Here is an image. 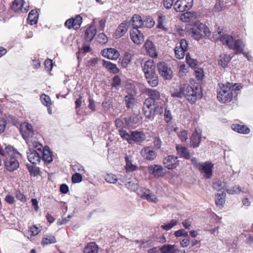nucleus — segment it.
I'll return each mask as SVG.
<instances>
[{
    "label": "nucleus",
    "instance_id": "obj_19",
    "mask_svg": "<svg viewBox=\"0 0 253 253\" xmlns=\"http://www.w3.org/2000/svg\"><path fill=\"white\" fill-rule=\"evenodd\" d=\"M11 8L14 11H21L22 12H27L28 11V6L23 0H14Z\"/></svg>",
    "mask_w": 253,
    "mask_h": 253
},
{
    "label": "nucleus",
    "instance_id": "obj_18",
    "mask_svg": "<svg viewBox=\"0 0 253 253\" xmlns=\"http://www.w3.org/2000/svg\"><path fill=\"white\" fill-rule=\"evenodd\" d=\"M148 172L156 177H161L164 175V169L161 165H154L150 166L148 169Z\"/></svg>",
    "mask_w": 253,
    "mask_h": 253
},
{
    "label": "nucleus",
    "instance_id": "obj_59",
    "mask_svg": "<svg viewBox=\"0 0 253 253\" xmlns=\"http://www.w3.org/2000/svg\"><path fill=\"white\" fill-rule=\"evenodd\" d=\"M195 76L198 80L201 81L204 77V71L202 68H198L195 71Z\"/></svg>",
    "mask_w": 253,
    "mask_h": 253
},
{
    "label": "nucleus",
    "instance_id": "obj_6",
    "mask_svg": "<svg viewBox=\"0 0 253 253\" xmlns=\"http://www.w3.org/2000/svg\"><path fill=\"white\" fill-rule=\"evenodd\" d=\"M145 93L149 96L146 100L151 99L154 103L162 106L165 104V100L161 98L160 93L157 90L148 88L146 89Z\"/></svg>",
    "mask_w": 253,
    "mask_h": 253
},
{
    "label": "nucleus",
    "instance_id": "obj_24",
    "mask_svg": "<svg viewBox=\"0 0 253 253\" xmlns=\"http://www.w3.org/2000/svg\"><path fill=\"white\" fill-rule=\"evenodd\" d=\"M144 106L146 107V109L154 110L155 113L161 114L163 112V107L155 104L151 99H146L144 103Z\"/></svg>",
    "mask_w": 253,
    "mask_h": 253
},
{
    "label": "nucleus",
    "instance_id": "obj_28",
    "mask_svg": "<svg viewBox=\"0 0 253 253\" xmlns=\"http://www.w3.org/2000/svg\"><path fill=\"white\" fill-rule=\"evenodd\" d=\"M171 95L173 97L182 98L185 94V84L176 86L170 91Z\"/></svg>",
    "mask_w": 253,
    "mask_h": 253
},
{
    "label": "nucleus",
    "instance_id": "obj_4",
    "mask_svg": "<svg viewBox=\"0 0 253 253\" xmlns=\"http://www.w3.org/2000/svg\"><path fill=\"white\" fill-rule=\"evenodd\" d=\"M184 96L191 103H194L198 98L202 97V92L200 88L192 87L188 84H185Z\"/></svg>",
    "mask_w": 253,
    "mask_h": 253
},
{
    "label": "nucleus",
    "instance_id": "obj_5",
    "mask_svg": "<svg viewBox=\"0 0 253 253\" xmlns=\"http://www.w3.org/2000/svg\"><path fill=\"white\" fill-rule=\"evenodd\" d=\"M226 43L229 48L236 51V53H242L245 47V44L241 40H234L233 37L227 36L225 37Z\"/></svg>",
    "mask_w": 253,
    "mask_h": 253
},
{
    "label": "nucleus",
    "instance_id": "obj_43",
    "mask_svg": "<svg viewBox=\"0 0 253 253\" xmlns=\"http://www.w3.org/2000/svg\"><path fill=\"white\" fill-rule=\"evenodd\" d=\"M126 185L128 189L133 191L137 190L138 192L140 190L138 189L139 187L138 181L136 178H133L130 181L128 182Z\"/></svg>",
    "mask_w": 253,
    "mask_h": 253
},
{
    "label": "nucleus",
    "instance_id": "obj_15",
    "mask_svg": "<svg viewBox=\"0 0 253 253\" xmlns=\"http://www.w3.org/2000/svg\"><path fill=\"white\" fill-rule=\"evenodd\" d=\"M102 54L104 57L111 60H116L120 56L119 52L113 48L104 49L102 51Z\"/></svg>",
    "mask_w": 253,
    "mask_h": 253
},
{
    "label": "nucleus",
    "instance_id": "obj_31",
    "mask_svg": "<svg viewBox=\"0 0 253 253\" xmlns=\"http://www.w3.org/2000/svg\"><path fill=\"white\" fill-rule=\"evenodd\" d=\"M128 22L130 25H132L133 29H138L141 28L143 24L141 16L138 15H133L131 21Z\"/></svg>",
    "mask_w": 253,
    "mask_h": 253
},
{
    "label": "nucleus",
    "instance_id": "obj_27",
    "mask_svg": "<svg viewBox=\"0 0 253 253\" xmlns=\"http://www.w3.org/2000/svg\"><path fill=\"white\" fill-rule=\"evenodd\" d=\"M144 46L147 53L152 57H156L158 55L156 47L150 40H147L145 43Z\"/></svg>",
    "mask_w": 253,
    "mask_h": 253
},
{
    "label": "nucleus",
    "instance_id": "obj_39",
    "mask_svg": "<svg viewBox=\"0 0 253 253\" xmlns=\"http://www.w3.org/2000/svg\"><path fill=\"white\" fill-rule=\"evenodd\" d=\"M176 148L177 153L181 157H184L186 159L190 158V155L187 148L181 145H177Z\"/></svg>",
    "mask_w": 253,
    "mask_h": 253
},
{
    "label": "nucleus",
    "instance_id": "obj_21",
    "mask_svg": "<svg viewBox=\"0 0 253 253\" xmlns=\"http://www.w3.org/2000/svg\"><path fill=\"white\" fill-rule=\"evenodd\" d=\"M42 153L34 150H29L27 152L28 160L33 164H37L39 163L41 159Z\"/></svg>",
    "mask_w": 253,
    "mask_h": 253
},
{
    "label": "nucleus",
    "instance_id": "obj_41",
    "mask_svg": "<svg viewBox=\"0 0 253 253\" xmlns=\"http://www.w3.org/2000/svg\"><path fill=\"white\" fill-rule=\"evenodd\" d=\"M103 65L108 71L113 73H117L119 70L115 64L111 63L109 61H103Z\"/></svg>",
    "mask_w": 253,
    "mask_h": 253
},
{
    "label": "nucleus",
    "instance_id": "obj_26",
    "mask_svg": "<svg viewBox=\"0 0 253 253\" xmlns=\"http://www.w3.org/2000/svg\"><path fill=\"white\" fill-rule=\"evenodd\" d=\"M129 25V23L127 21L121 23L115 32V38H119L123 36L127 32Z\"/></svg>",
    "mask_w": 253,
    "mask_h": 253
},
{
    "label": "nucleus",
    "instance_id": "obj_60",
    "mask_svg": "<svg viewBox=\"0 0 253 253\" xmlns=\"http://www.w3.org/2000/svg\"><path fill=\"white\" fill-rule=\"evenodd\" d=\"M83 177L81 174L76 172L72 176V182L74 183H79L82 181Z\"/></svg>",
    "mask_w": 253,
    "mask_h": 253
},
{
    "label": "nucleus",
    "instance_id": "obj_52",
    "mask_svg": "<svg viewBox=\"0 0 253 253\" xmlns=\"http://www.w3.org/2000/svg\"><path fill=\"white\" fill-rule=\"evenodd\" d=\"M174 245H164L160 249L162 253H172Z\"/></svg>",
    "mask_w": 253,
    "mask_h": 253
},
{
    "label": "nucleus",
    "instance_id": "obj_34",
    "mask_svg": "<svg viewBox=\"0 0 253 253\" xmlns=\"http://www.w3.org/2000/svg\"><path fill=\"white\" fill-rule=\"evenodd\" d=\"M141 119L140 115L133 114L129 119L125 118V121L127 125L130 126H134L135 125L139 123Z\"/></svg>",
    "mask_w": 253,
    "mask_h": 253
},
{
    "label": "nucleus",
    "instance_id": "obj_62",
    "mask_svg": "<svg viewBox=\"0 0 253 253\" xmlns=\"http://www.w3.org/2000/svg\"><path fill=\"white\" fill-rule=\"evenodd\" d=\"M174 235L176 237H187L188 236V232H186L184 229H179L174 232Z\"/></svg>",
    "mask_w": 253,
    "mask_h": 253
},
{
    "label": "nucleus",
    "instance_id": "obj_8",
    "mask_svg": "<svg viewBox=\"0 0 253 253\" xmlns=\"http://www.w3.org/2000/svg\"><path fill=\"white\" fill-rule=\"evenodd\" d=\"M193 5V0H177L174 5L177 12H183L191 9Z\"/></svg>",
    "mask_w": 253,
    "mask_h": 253
},
{
    "label": "nucleus",
    "instance_id": "obj_3",
    "mask_svg": "<svg viewBox=\"0 0 253 253\" xmlns=\"http://www.w3.org/2000/svg\"><path fill=\"white\" fill-rule=\"evenodd\" d=\"M219 88H217V98L219 101L222 103L229 102L233 97L230 83L224 84H218Z\"/></svg>",
    "mask_w": 253,
    "mask_h": 253
},
{
    "label": "nucleus",
    "instance_id": "obj_44",
    "mask_svg": "<svg viewBox=\"0 0 253 253\" xmlns=\"http://www.w3.org/2000/svg\"><path fill=\"white\" fill-rule=\"evenodd\" d=\"M231 58L230 56L227 54L221 55L219 56L218 64L222 67L225 68L227 66L228 63L230 62Z\"/></svg>",
    "mask_w": 253,
    "mask_h": 253
},
{
    "label": "nucleus",
    "instance_id": "obj_7",
    "mask_svg": "<svg viewBox=\"0 0 253 253\" xmlns=\"http://www.w3.org/2000/svg\"><path fill=\"white\" fill-rule=\"evenodd\" d=\"M158 69L161 76L165 80H170L172 78V71L171 68L164 62L158 64Z\"/></svg>",
    "mask_w": 253,
    "mask_h": 253
},
{
    "label": "nucleus",
    "instance_id": "obj_20",
    "mask_svg": "<svg viewBox=\"0 0 253 253\" xmlns=\"http://www.w3.org/2000/svg\"><path fill=\"white\" fill-rule=\"evenodd\" d=\"M186 29L188 33L194 39L198 41L202 39L203 34L198 32L195 23L193 25H188L186 27Z\"/></svg>",
    "mask_w": 253,
    "mask_h": 253
},
{
    "label": "nucleus",
    "instance_id": "obj_38",
    "mask_svg": "<svg viewBox=\"0 0 253 253\" xmlns=\"http://www.w3.org/2000/svg\"><path fill=\"white\" fill-rule=\"evenodd\" d=\"M98 247L94 242L88 243L84 249V253H98Z\"/></svg>",
    "mask_w": 253,
    "mask_h": 253
},
{
    "label": "nucleus",
    "instance_id": "obj_57",
    "mask_svg": "<svg viewBox=\"0 0 253 253\" xmlns=\"http://www.w3.org/2000/svg\"><path fill=\"white\" fill-rule=\"evenodd\" d=\"M105 180L108 183L114 184L117 181V178L113 174H108L105 176Z\"/></svg>",
    "mask_w": 253,
    "mask_h": 253
},
{
    "label": "nucleus",
    "instance_id": "obj_12",
    "mask_svg": "<svg viewBox=\"0 0 253 253\" xmlns=\"http://www.w3.org/2000/svg\"><path fill=\"white\" fill-rule=\"evenodd\" d=\"M137 194L141 198L146 199L148 202L157 203L158 199L156 195L149 189L141 188L137 192Z\"/></svg>",
    "mask_w": 253,
    "mask_h": 253
},
{
    "label": "nucleus",
    "instance_id": "obj_35",
    "mask_svg": "<svg viewBox=\"0 0 253 253\" xmlns=\"http://www.w3.org/2000/svg\"><path fill=\"white\" fill-rule=\"evenodd\" d=\"M231 127L233 130L240 133L248 134L250 131V128L244 125L233 124Z\"/></svg>",
    "mask_w": 253,
    "mask_h": 253
},
{
    "label": "nucleus",
    "instance_id": "obj_11",
    "mask_svg": "<svg viewBox=\"0 0 253 253\" xmlns=\"http://www.w3.org/2000/svg\"><path fill=\"white\" fill-rule=\"evenodd\" d=\"M141 156L148 161H153L157 157V152L152 147L147 146L143 148L140 151Z\"/></svg>",
    "mask_w": 253,
    "mask_h": 253
},
{
    "label": "nucleus",
    "instance_id": "obj_2",
    "mask_svg": "<svg viewBox=\"0 0 253 253\" xmlns=\"http://www.w3.org/2000/svg\"><path fill=\"white\" fill-rule=\"evenodd\" d=\"M119 134L123 139L126 140L130 144L133 142H142L146 138L145 134L141 131L135 130L127 132L126 130L121 129L119 130Z\"/></svg>",
    "mask_w": 253,
    "mask_h": 253
},
{
    "label": "nucleus",
    "instance_id": "obj_63",
    "mask_svg": "<svg viewBox=\"0 0 253 253\" xmlns=\"http://www.w3.org/2000/svg\"><path fill=\"white\" fill-rule=\"evenodd\" d=\"M41 230L36 226L33 225L30 228V232L31 233V237L36 236L39 234Z\"/></svg>",
    "mask_w": 253,
    "mask_h": 253
},
{
    "label": "nucleus",
    "instance_id": "obj_37",
    "mask_svg": "<svg viewBox=\"0 0 253 253\" xmlns=\"http://www.w3.org/2000/svg\"><path fill=\"white\" fill-rule=\"evenodd\" d=\"M126 165L125 167L127 171L132 172L136 169V166L132 164V158L131 156H126L125 157Z\"/></svg>",
    "mask_w": 253,
    "mask_h": 253
},
{
    "label": "nucleus",
    "instance_id": "obj_23",
    "mask_svg": "<svg viewBox=\"0 0 253 253\" xmlns=\"http://www.w3.org/2000/svg\"><path fill=\"white\" fill-rule=\"evenodd\" d=\"M158 19L157 20V28L164 31H167L168 30L166 26L167 20L166 16L161 12H158L157 14Z\"/></svg>",
    "mask_w": 253,
    "mask_h": 253
},
{
    "label": "nucleus",
    "instance_id": "obj_48",
    "mask_svg": "<svg viewBox=\"0 0 253 253\" xmlns=\"http://www.w3.org/2000/svg\"><path fill=\"white\" fill-rule=\"evenodd\" d=\"M226 183L220 180H217L213 183L212 188L217 191L223 189L226 186Z\"/></svg>",
    "mask_w": 253,
    "mask_h": 253
},
{
    "label": "nucleus",
    "instance_id": "obj_25",
    "mask_svg": "<svg viewBox=\"0 0 253 253\" xmlns=\"http://www.w3.org/2000/svg\"><path fill=\"white\" fill-rule=\"evenodd\" d=\"M227 36H230V35L225 34L223 32V29L220 27H218L217 31L213 32L212 34V38L214 40H220L223 44H226V43L225 37Z\"/></svg>",
    "mask_w": 253,
    "mask_h": 253
},
{
    "label": "nucleus",
    "instance_id": "obj_53",
    "mask_svg": "<svg viewBox=\"0 0 253 253\" xmlns=\"http://www.w3.org/2000/svg\"><path fill=\"white\" fill-rule=\"evenodd\" d=\"M73 21L74 29L77 30L79 29L82 23V17L80 15H78L75 18H73Z\"/></svg>",
    "mask_w": 253,
    "mask_h": 253
},
{
    "label": "nucleus",
    "instance_id": "obj_10",
    "mask_svg": "<svg viewBox=\"0 0 253 253\" xmlns=\"http://www.w3.org/2000/svg\"><path fill=\"white\" fill-rule=\"evenodd\" d=\"M188 42L185 39H182L180 42L179 46H177L174 49L175 56L179 59H182L185 55V52L187 50Z\"/></svg>",
    "mask_w": 253,
    "mask_h": 253
},
{
    "label": "nucleus",
    "instance_id": "obj_33",
    "mask_svg": "<svg viewBox=\"0 0 253 253\" xmlns=\"http://www.w3.org/2000/svg\"><path fill=\"white\" fill-rule=\"evenodd\" d=\"M145 76L148 83L152 87H155L158 84L159 80L156 73L146 75Z\"/></svg>",
    "mask_w": 253,
    "mask_h": 253
},
{
    "label": "nucleus",
    "instance_id": "obj_49",
    "mask_svg": "<svg viewBox=\"0 0 253 253\" xmlns=\"http://www.w3.org/2000/svg\"><path fill=\"white\" fill-rule=\"evenodd\" d=\"M177 221L175 219H172L168 223L163 224L161 226V227L163 229L168 231L171 229L173 227L176 225Z\"/></svg>",
    "mask_w": 253,
    "mask_h": 253
},
{
    "label": "nucleus",
    "instance_id": "obj_45",
    "mask_svg": "<svg viewBox=\"0 0 253 253\" xmlns=\"http://www.w3.org/2000/svg\"><path fill=\"white\" fill-rule=\"evenodd\" d=\"M226 193L222 192L221 193H218L215 198V204L217 206L222 207L225 202V198Z\"/></svg>",
    "mask_w": 253,
    "mask_h": 253
},
{
    "label": "nucleus",
    "instance_id": "obj_30",
    "mask_svg": "<svg viewBox=\"0 0 253 253\" xmlns=\"http://www.w3.org/2000/svg\"><path fill=\"white\" fill-rule=\"evenodd\" d=\"M194 23L197 29L198 30V32H199L200 34H202L203 33L206 37H209L211 35L210 29L205 24L198 21H196Z\"/></svg>",
    "mask_w": 253,
    "mask_h": 253
},
{
    "label": "nucleus",
    "instance_id": "obj_32",
    "mask_svg": "<svg viewBox=\"0 0 253 253\" xmlns=\"http://www.w3.org/2000/svg\"><path fill=\"white\" fill-rule=\"evenodd\" d=\"M96 34V27L94 25H91L87 28L85 32V39L87 42H90L93 40Z\"/></svg>",
    "mask_w": 253,
    "mask_h": 253
},
{
    "label": "nucleus",
    "instance_id": "obj_14",
    "mask_svg": "<svg viewBox=\"0 0 253 253\" xmlns=\"http://www.w3.org/2000/svg\"><path fill=\"white\" fill-rule=\"evenodd\" d=\"M130 37L132 42L137 44H140L144 41L143 34L137 29H133L130 30Z\"/></svg>",
    "mask_w": 253,
    "mask_h": 253
},
{
    "label": "nucleus",
    "instance_id": "obj_22",
    "mask_svg": "<svg viewBox=\"0 0 253 253\" xmlns=\"http://www.w3.org/2000/svg\"><path fill=\"white\" fill-rule=\"evenodd\" d=\"M181 21L184 22H194L198 18V15L194 12H187L182 14L180 17Z\"/></svg>",
    "mask_w": 253,
    "mask_h": 253
},
{
    "label": "nucleus",
    "instance_id": "obj_54",
    "mask_svg": "<svg viewBox=\"0 0 253 253\" xmlns=\"http://www.w3.org/2000/svg\"><path fill=\"white\" fill-rule=\"evenodd\" d=\"M41 100L42 104L46 107H49L51 105V100L49 96L45 94H42L41 96Z\"/></svg>",
    "mask_w": 253,
    "mask_h": 253
},
{
    "label": "nucleus",
    "instance_id": "obj_42",
    "mask_svg": "<svg viewBox=\"0 0 253 253\" xmlns=\"http://www.w3.org/2000/svg\"><path fill=\"white\" fill-rule=\"evenodd\" d=\"M125 102L127 108H131L135 103V98L132 92L125 96Z\"/></svg>",
    "mask_w": 253,
    "mask_h": 253
},
{
    "label": "nucleus",
    "instance_id": "obj_51",
    "mask_svg": "<svg viewBox=\"0 0 253 253\" xmlns=\"http://www.w3.org/2000/svg\"><path fill=\"white\" fill-rule=\"evenodd\" d=\"M224 10V4L220 0L216 1L213 9V13H218Z\"/></svg>",
    "mask_w": 253,
    "mask_h": 253
},
{
    "label": "nucleus",
    "instance_id": "obj_47",
    "mask_svg": "<svg viewBox=\"0 0 253 253\" xmlns=\"http://www.w3.org/2000/svg\"><path fill=\"white\" fill-rule=\"evenodd\" d=\"M132 60V55L130 53H126L125 54L122 61V65L124 68H126L130 64Z\"/></svg>",
    "mask_w": 253,
    "mask_h": 253
},
{
    "label": "nucleus",
    "instance_id": "obj_55",
    "mask_svg": "<svg viewBox=\"0 0 253 253\" xmlns=\"http://www.w3.org/2000/svg\"><path fill=\"white\" fill-rule=\"evenodd\" d=\"M241 191V188L239 185H235L226 190L227 193L232 195L239 194Z\"/></svg>",
    "mask_w": 253,
    "mask_h": 253
},
{
    "label": "nucleus",
    "instance_id": "obj_13",
    "mask_svg": "<svg viewBox=\"0 0 253 253\" xmlns=\"http://www.w3.org/2000/svg\"><path fill=\"white\" fill-rule=\"evenodd\" d=\"M163 164L169 169H175L178 165L177 157L172 155L168 156L163 160Z\"/></svg>",
    "mask_w": 253,
    "mask_h": 253
},
{
    "label": "nucleus",
    "instance_id": "obj_9",
    "mask_svg": "<svg viewBox=\"0 0 253 253\" xmlns=\"http://www.w3.org/2000/svg\"><path fill=\"white\" fill-rule=\"evenodd\" d=\"M20 132L25 140L31 138L34 135V130L32 126L26 122L20 125Z\"/></svg>",
    "mask_w": 253,
    "mask_h": 253
},
{
    "label": "nucleus",
    "instance_id": "obj_16",
    "mask_svg": "<svg viewBox=\"0 0 253 253\" xmlns=\"http://www.w3.org/2000/svg\"><path fill=\"white\" fill-rule=\"evenodd\" d=\"M201 130L199 128H195L190 137V143L193 147L199 146L201 139Z\"/></svg>",
    "mask_w": 253,
    "mask_h": 253
},
{
    "label": "nucleus",
    "instance_id": "obj_61",
    "mask_svg": "<svg viewBox=\"0 0 253 253\" xmlns=\"http://www.w3.org/2000/svg\"><path fill=\"white\" fill-rule=\"evenodd\" d=\"M186 59L187 63L191 67H194L197 64L198 62L197 61V60L191 58L189 56V54L186 55Z\"/></svg>",
    "mask_w": 253,
    "mask_h": 253
},
{
    "label": "nucleus",
    "instance_id": "obj_40",
    "mask_svg": "<svg viewBox=\"0 0 253 253\" xmlns=\"http://www.w3.org/2000/svg\"><path fill=\"white\" fill-rule=\"evenodd\" d=\"M38 12L35 10H32L29 13L27 18L28 23L32 25L36 24L38 21Z\"/></svg>",
    "mask_w": 253,
    "mask_h": 253
},
{
    "label": "nucleus",
    "instance_id": "obj_29",
    "mask_svg": "<svg viewBox=\"0 0 253 253\" xmlns=\"http://www.w3.org/2000/svg\"><path fill=\"white\" fill-rule=\"evenodd\" d=\"M144 75L151 74L156 73L155 67L152 60H148L145 62L143 67Z\"/></svg>",
    "mask_w": 253,
    "mask_h": 253
},
{
    "label": "nucleus",
    "instance_id": "obj_36",
    "mask_svg": "<svg viewBox=\"0 0 253 253\" xmlns=\"http://www.w3.org/2000/svg\"><path fill=\"white\" fill-rule=\"evenodd\" d=\"M42 159L43 161L48 163H50L52 161V153L50 151L48 147H45L42 150Z\"/></svg>",
    "mask_w": 253,
    "mask_h": 253
},
{
    "label": "nucleus",
    "instance_id": "obj_50",
    "mask_svg": "<svg viewBox=\"0 0 253 253\" xmlns=\"http://www.w3.org/2000/svg\"><path fill=\"white\" fill-rule=\"evenodd\" d=\"M143 112L144 115L149 119H152L154 118L155 113L154 110H150L146 109V107L143 105Z\"/></svg>",
    "mask_w": 253,
    "mask_h": 253
},
{
    "label": "nucleus",
    "instance_id": "obj_58",
    "mask_svg": "<svg viewBox=\"0 0 253 253\" xmlns=\"http://www.w3.org/2000/svg\"><path fill=\"white\" fill-rule=\"evenodd\" d=\"M97 40L98 42L104 44L107 42L108 38L104 33H101L98 35Z\"/></svg>",
    "mask_w": 253,
    "mask_h": 253
},
{
    "label": "nucleus",
    "instance_id": "obj_1",
    "mask_svg": "<svg viewBox=\"0 0 253 253\" xmlns=\"http://www.w3.org/2000/svg\"><path fill=\"white\" fill-rule=\"evenodd\" d=\"M6 156L4 160L5 169L9 172H12L16 170L19 167V163L17 158L20 154L12 146H8L5 147Z\"/></svg>",
    "mask_w": 253,
    "mask_h": 253
},
{
    "label": "nucleus",
    "instance_id": "obj_64",
    "mask_svg": "<svg viewBox=\"0 0 253 253\" xmlns=\"http://www.w3.org/2000/svg\"><path fill=\"white\" fill-rule=\"evenodd\" d=\"M145 24L147 27L151 28L154 26L155 22L153 18L148 17L145 21Z\"/></svg>",
    "mask_w": 253,
    "mask_h": 253
},
{
    "label": "nucleus",
    "instance_id": "obj_56",
    "mask_svg": "<svg viewBox=\"0 0 253 253\" xmlns=\"http://www.w3.org/2000/svg\"><path fill=\"white\" fill-rule=\"evenodd\" d=\"M28 169L31 175L34 176L39 174L40 169L39 168L34 166H28Z\"/></svg>",
    "mask_w": 253,
    "mask_h": 253
},
{
    "label": "nucleus",
    "instance_id": "obj_46",
    "mask_svg": "<svg viewBox=\"0 0 253 253\" xmlns=\"http://www.w3.org/2000/svg\"><path fill=\"white\" fill-rule=\"evenodd\" d=\"M56 242L55 237L53 235H45L42 241V243L43 245H47L50 244L55 243Z\"/></svg>",
    "mask_w": 253,
    "mask_h": 253
},
{
    "label": "nucleus",
    "instance_id": "obj_17",
    "mask_svg": "<svg viewBox=\"0 0 253 253\" xmlns=\"http://www.w3.org/2000/svg\"><path fill=\"white\" fill-rule=\"evenodd\" d=\"M212 164L209 162H206L203 165H201L199 169H202V172L204 173V177L205 178H210L212 175Z\"/></svg>",
    "mask_w": 253,
    "mask_h": 253
}]
</instances>
